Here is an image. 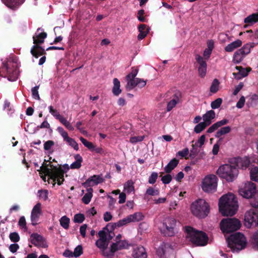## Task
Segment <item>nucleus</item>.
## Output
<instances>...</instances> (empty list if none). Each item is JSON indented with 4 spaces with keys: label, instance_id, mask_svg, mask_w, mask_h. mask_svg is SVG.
<instances>
[{
    "label": "nucleus",
    "instance_id": "c03bdc74",
    "mask_svg": "<svg viewBox=\"0 0 258 258\" xmlns=\"http://www.w3.org/2000/svg\"><path fill=\"white\" fill-rule=\"evenodd\" d=\"M118 224V222L116 223H109L105 227L104 229H106L108 233H111L114 231L116 227H120Z\"/></svg>",
    "mask_w": 258,
    "mask_h": 258
},
{
    "label": "nucleus",
    "instance_id": "c85d7f7f",
    "mask_svg": "<svg viewBox=\"0 0 258 258\" xmlns=\"http://www.w3.org/2000/svg\"><path fill=\"white\" fill-rule=\"evenodd\" d=\"M87 192L85 194L82 199V202L85 204H88L92 198L93 196V188L90 187L87 189Z\"/></svg>",
    "mask_w": 258,
    "mask_h": 258
},
{
    "label": "nucleus",
    "instance_id": "6ab92c4d",
    "mask_svg": "<svg viewBox=\"0 0 258 258\" xmlns=\"http://www.w3.org/2000/svg\"><path fill=\"white\" fill-rule=\"evenodd\" d=\"M30 52L36 58L46 54L45 49L42 46L40 45L35 44L32 47Z\"/></svg>",
    "mask_w": 258,
    "mask_h": 258
},
{
    "label": "nucleus",
    "instance_id": "6e6552de",
    "mask_svg": "<svg viewBox=\"0 0 258 258\" xmlns=\"http://www.w3.org/2000/svg\"><path fill=\"white\" fill-rule=\"evenodd\" d=\"M217 177L214 174L206 176L203 180L202 189L206 192H214L217 189Z\"/></svg>",
    "mask_w": 258,
    "mask_h": 258
},
{
    "label": "nucleus",
    "instance_id": "cd10ccee",
    "mask_svg": "<svg viewBox=\"0 0 258 258\" xmlns=\"http://www.w3.org/2000/svg\"><path fill=\"white\" fill-rule=\"evenodd\" d=\"M74 158L76 161L71 164L70 168L71 169H79L81 166V163L83 162V158L80 154H76L75 155Z\"/></svg>",
    "mask_w": 258,
    "mask_h": 258
},
{
    "label": "nucleus",
    "instance_id": "58836bf2",
    "mask_svg": "<svg viewBox=\"0 0 258 258\" xmlns=\"http://www.w3.org/2000/svg\"><path fill=\"white\" fill-rule=\"evenodd\" d=\"M70 221V219L66 216H62L59 220L61 226L65 229H68L69 228Z\"/></svg>",
    "mask_w": 258,
    "mask_h": 258
},
{
    "label": "nucleus",
    "instance_id": "3c124183",
    "mask_svg": "<svg viewBox=\"0 0 258 258\" xmlns=\"http://www.w3.org/2000/svg\"><path fill=\"white\" fill-rule=\"evenodd\" d=\"M39 88V86H36L35 87L32 88V95L34 99L36 100H39L40 99L39 93H38V89Z\"/></svg>",
    "mask_w": 258,
    "mask_h": 258
},
{
    "label": "nucleus",
    "instance_id": "7ed1b4c3",
    "mask_svg": "<svg viewBox=\"0 0 258 258\" xmlns=\"http://www.w3.org/2000/svg\"><path fill=\"white\" fill-rule=\"evenodd\" d=\"M185 232L186 233V237L189 238L194 244L205 246L207 244L209 238L206 233L196 231L190 226H185Z\"/></svg>",
    "mask_w": 258,
    "mask_h": 258
},
{
    "label": "nucleus",
    "instance_id": "0e129e2a",
    "mask_svg": "<svg viewBox=\"0 0 258 258\" xmlns=\"http://www.w3.org/2000/svg\"><path fill=\"white\" fill-rule=\"evenodd\" d=\"M144 139V136H134L130 138V141L133 144H136L138 142H141Z\"/></svg>",
    "mask_w": 258,
    "mask_h": 258
},
{
    "label": "nucleus",
    "instance_id": "ddd939ff",
    "mask_svg": "<svg viewBox=\"0 0 258 258\" xmlns=\"http://www.w3.org/2000/svg\"><path fill=\"white\" fill-rule=\"evenodd\" d=\"M41 214V204L40 203H37L32 209L31 214V220L33 225L37 224L40 215Z\"/></svg>",
    "mask_w": 258,
    "mask_h": 258
},
{
    "label": "nucleus",
    "instance_id": "a878e982",
    "mask_svg": "<svg viewBox=\"0 0 258 258\" xmlns=\"http://www.w3.org/2000/svg\"><path fill=\"white\" fill-rule=\"evenodd\" d=\"M126 243L124 241H119L113 243L110 246V252L114 253L115 251L125 248Z\"/></svg>",
    "mask_w": 258,
    "mask_h": 258
},
{
    "label": "nucleus",
    "instance_id": "13d9d810",
    "mask_svg": "<svg viewBox=\"0 0 258 258\" xmlns=\"http://www.w3.org/2000/svg\"><path fill=\"white\" fill-rule=\"evenodd\" d=\"M70 146L73 148L75 150L78 151L79 150V146L77 143L72 138H70L66 141Z\"/></svg>",
    "mask_w": 258,
    "mask_h": 258
},
{
    "label": "nucleus",
    "instance_id": "4d7b16f0",
    "mask_svg": "<svg viewBox=\"0 0 258 258\" xmlns=\"http://www.w3.org/2000/svg\"><path fill=\"white\" fill-rule=\"evenodd\" d=\"M85 220V216L82 214H77L74 216V221L76 223H81Z\"/></svg>",
    "mask_w": 258,
    "mask_h": 258
},
{
    "label": "nucleus",
    "instance_id": "37998d69",
    "mask_svg": "<svg viewBox=\"0 0 258 258\" xmlns=\"http://www.w3.org/2000/svg\"><path fill=\"white\" fill-rule=\"evenodd\" d=\"M124 189L127 193H130L134 190V182L132 180H128L124 185Z\"/></svg>",
    "mask_w": 258,
    "mask_h": 258
},
{
    "label": "nucleus",
    "instance_id": "bf43d9fd",
    "mask_svg": "<svg viewBox=\"0 0 258 258\" xmlns=\"http://www.w3.org/2000/svg\"><path fill=\"white\" fill-rule=\"evenodd\" d=\"M192 149L190 150V153L189 155V157L190 159H194L198 154L199 151H198L197 147L192 145Z\"/></svg>",
    "mask_w": 258,
    "mask_h": 258
},
{
    "label": "nucleus",
    "instance_id": "774afa93",
    "mask_svg": "<svg viewBox=\"0 0 258 258\" xmlns=\"http://www.w3.org/2000/svg\"><path fill=\"white\" fill-rule=\"evenodd\" d=\"M188 149L187 148H185L183 149L182 150L178 151L176 154V156H179L182 158L185 157V159H187V158H186L185 157L188 154Z\"/></svg>",
    "mask_w": 258,
    "mask_h": 258
},
{
    "label": "nucleus",
    "instance_id": "72a5a7b5",
    "mask_svg": "<svg viewBox=\"0 0 258 258\" xmlns=\"http://www.w3.org/2000/svg\"><path fill=\"white\" fill-rule=\"evenodd\" d=\"M125 80L127 82L126 85V89L127 90H132L134 88L137 86V78H127L125 77Z\"/></svg>",
    "mask_w": 258,
    "mask_h": 258
},
{
    "label": "nucleus",
    "instance_id": "de8ad7c7",
    "mask_svg": "<svg viewBox=\"0 0 258 258\" xmlns=\"http://www.w3.org/2000/svg\"><path fill=\"white\" fill-rule=\"evenodd\" d=\"M9 63L4 62L3 66L0 68V76L3 77H7Z\"/></svg>",
    "mask_w": 258,
    "mask_h": 258
},
{
    "label": "nucleus",
    "instance_id": "4468645a",
    "mask_svg": "<svg viewBox=\"0 0 258 258\" xmlns=\"http://www.w3.org/2000/svg\"><path fill=\"white\" fill-rule=\"evenodd\" d=\"M250 164V161L247 157H237L234 159L233 166H235L237 169H246Z\"/></svg>",
    "mask_w": 258,
    "mask_h": 258
},
{
    "label": "nucleus",
    "instance_id": "052dcab7",
    "mask_svg": "<svg viewBox=\"0 0 258 258\" xmlns=\"http://www.w3.org/2000/svg\"><path fill=\"white\" fill-rule=\"evenodd\" d=\"M172 176L169 173H167L165 175L162 177L161 181L165 184H169L172 180Z\"/></svg>",
    "mask_w": 258,
    "mask_h": 258
},
{
    "label": "nucleus",
    "instance_id": "c9c22d12",
    "mask_svg": "<svg viewBox=\"0 0 258 258\" xmlns=\"http://www.w3.org/2000/svg\"><path fill=\"white\" fill-rule=\"evenodd\" d=\"M250 205L255 208H258V190L255 194L248 199Z\"/></svg>",
    "mask_w": 258,
    "mask_h": 258
},
{
    "label": "nucleus",
    "instance_id": "f3484780",
    "mask_svg": "<svg viewBox=\"0 0 258 258\" xmlns=\"http://www.w3.org/2000/svg\"><path fill=\"white\" fill-rule=\"evenodd\" d=\"M7 77L8 80L11 81H15L18 78L17 69L16 66H14L13 63H9Z\"/></svg>",
    "mask_w": 258,
    "mask_h": 258
},
{
    "label": "nucleus",
    "instance_id": "338daca9",
    "mask_svg": "<svg viewBox=\"0 0 258 258\" xmlns=\"http://www.w3.org/2000/svg\"><path fill=\"white\" fill-rule=\"evenodd\" d=\"M49 112L54 116L56 119H58V118L61 116L59 113L57 111V110L54 109L52 106H49Z\"/></svg>",
    "mask_w": 258,
    "mask_h": 258
},
{
    "label": "nucleus",
    "instance_id": "1a4fd4ad",
    "mask_svg": "<svg viewBox=\"0 0 258 258\" xmlns=\"http://www.w3.org/2000/svg\"><path fill=\"white\" fill-rule=\"evenodd\" d=\"M163 228L161 232L167 236H173L175 234V228L176 225V219L172 217H167L163 220Z\"/></svg>",
    "mask_w": 258,
    "mask_h": 258
},
{
    "label": "nucleus",
    "instance_id": "423d86ee",
    "mask_svg": "<svg viewBox=\"0 0 258 258\" xmlns=\"http://www.w3.org/2000/svg\"><path fill=\"white\" fill-rule=\"evenodd\" d=\"M191 211L192 214L196 217L204 218L209 214L210 207L205 200L199 199L192 203Z\"/></svg>",
    "mask_w": 258,
    "mask_h": 258
},
{
    "label": "nucleus",
    "instance_id": "0eeeda50",
    "mask_svg": "<svg viewBox=\"0 0 258 258\" xmlns=\"http://www.w3.org/2000/svg\"><path fill=\"white\" fill-rule=\"evenodd\" d=\"M220 228L224 233H229L238 230L240 226V221L235 218L224 219L220 222Z\"/></svg>",
    "mask_w": 258,
    "mask_h": 258
},
{
    "label": "nucleus",
    "instance_id": "9d476101",
    "mask_svg": "<svg viewBox=\"0 0 258 258\" xmlns=\"http://www.w3.org/2000/svg\"><path fill=\"white\" fill-rule=\"evenodd\" d=\"M257 191L255 184L251 181L244 183L238 190L239 195L247 199L251 198Z\"/></svg>",
    "mask_w": 258,
    "mask_h": 258
},
{
    "label": "nucleus",
    "instance_id": "f03ea898",
    "mask_svg": "<svg viewBox=\"0 0 258 258\" xmlns=\"http://www.w3.org/2000/svg\"><path fill=\"white\" fill-rule=\"evenodd\" d=\"M238 208V202L232 194L223 196L219 199V211L224 216H233L237 211Z\"/></svg>",
    "mask_w": 258,
    "mask_h": 258
},
{
    "label": "nucleus",
    "instance_id": "dca6fc26",
    "mask_svg": "<svg viewBox=\"0 0 258 258\" xmlns=\"http://www.w3.org/2000/svg\"><path fill=\"white\" fill-rule=\"evenodd\" d=\"M41 30V28H38L35 35L33 36V43L35 45H40L43 43L44 39L47 37V34L45 32L38 33Z\"/></svg>",
    "mask_w": 258,
    "mask_h": 258
},
{
    "label": "nucleus",
    "instance_id": "473e14b6",
    "mask_svg": "<svg viewBox=\"0 0 258 258\" xmlns=\"http://www.w3.org/2000/svg\"><path fill=\"white\" fill-rule=\"evenodd\" d=\"M168 248V246L164 243L160 245L157 250V254L160 258H165V254L166 249Z\"/></svg>",
    "mask_w": 258,
    "mask_h": 258
},
{
    "label": "nucleus",
    "instance_id": "79ce46f5",
    "mask_svg": "<svg viewBox=\"0 0 258 258\" xmlns=\"http://www.w3.org/2000/svg\"><path fill=\"white\" fill-rule=\"evenodd\" d=\"M219 84L218 80L215 79L210 87V91L213 93H217L219 90Z\"/></svg>",
    "mask_w": 258,
    "mask_h": 258
},
{
    "label": "nucleus",
    "instance_id": "bb28decb",
    "mask_svg": "<svg viewBox=\"0 0 258 258\" xmlns=\"http://www.w3.org/2000/svg\"><path fill=\"white\" fill-rule=\"evenodd\" d=\"M113 86L112 89V92L114 96H118L122 92L120 88V83L119 80L117 78L113 79Z\"/></svg>",
    "mask_w": 258,
    "mask_h": 258
},
{
    "label": "nucleus",
    "instance_id": "6e6d98bb",
    "mask_svg": "<svg viewBox=\"0 0 258 258\" xmlns=\"http://www.w3.org/2000/svg\"><path fill=\"white\" fill-rule=\"evenodd\" d=\"M9 238L14 242H17L20 240V236L17 232H14L10 234Z\"/></svg>",
    "mask_w": 258,
    "mask_h": 258
},
{
    "label": "nucleus",
    "instance_id": "a19ab883",
    "mask_svg": "<svg viewBox=\"0 0 258 258\" xmlns=\"http://www.w3.org/2000/svg\"><path fill=\"white\" fill-rule=\"evenodd\" d=\"M209 125L204 121L200 122L195 126L194 128V132L197 134H199L204 130Z\"/></svg>",
    "mask_w": 258,
    "mask_h": 258
},
{
    "label": "nucleus",
    "instance_id": "9b49d317",
    "mask_svg": "<svg viewBox=\"0 0 258 258\" xmlns=\"http://www.w3.org/2000/svg\"><path fill=\"white\" fill-rule=\"evenodd\" d=\"M244 224L247 228L258 226V210L250 209L245 213Z\"/></svg>",
    "mask_w": 258,
    "mask_h": 258
},
{
    "label": "nucleus",
    "instance_id": "f257e3e1",
    "mask_svg": "<svg viewBox=\"0 0 258 258\" xmlns=\"http://www.w3.org/2000/svg\"><path fill=\"white\" fill-rule=\"evenodd\" d=\"M53 162H56V161L55 159L51 160V157L49 158L48 161H46L45 159L44 162L37 171L39 172V174L44 173L49 176V178L48 180V183H49V180L51 179L53 180V185L56 183V180H57V184L60 185L64 180V171L61 167H58L56 165L51 164V163Z\"/></svg>",
    "mask_w": 258,
    "mask_h": 258
},
{
    "label": "nucleus",
    "instance_id": "39448f33",
    "mask_svg": "<svg viewBox=\"0 0 258 258\" xmlns=\"http://www.w3.org/2000/svg\"><path fill=\"white\" fill-rule=\"evenodd\" d=\"M216 173L220 178L225 179L228 182H232L237 176L238 170L235 166L226 164L220 166Z\"/></svg>",
    "mask_w": 258,
    "mask_h": 258
},
{
    "label": "nucleus",
    "instance_id": "2f4dec72",
    "mask_svg": "<svg viewBox=\"0 0 258 258\" xmlns=\"http://www.w3.org/2000/svg\"><path fill=\"white\" fill-rule=\"evenodd\" d=\"M240 51L239 49L237 50L233 55V62L234 63H239L245 57V55Z\"/></svg>",
    "mask_w": 258,
    "mask_h": 258
},
{
    "label": "nucleus",
    "instance_id": "a18cd8bd",
    "mask_svg": "<svg viewBox=\"0 0 258 258\" xmlns=\"http://www.w3.org/2000/svg\"><path fill=\"white\" fill-rule=\"evenodd\" d=\"M96 246L100 249H105L108 245L107 240L98 239L96 241Z\"/></svg>",
    "mask_w": 258,
    "mask_h": 258
},
{
    "label": "nucleus",
    "instance_id": "49530a36",
    "mask_svg": "<svg viewBox=\"0 0 258 258\" xmlns=\"http://www.w3.org/2000/svg\"><path fill=\"white\" fill-rule=\"evenodd\" d=\"M80 140L83 143V144L88 148L91 151H93L94 149V145L91 142L88 141L86 139L84 138L83 137L80 138Z\"/></svg>",
    "mask_w": 258,
    "mask_h": 258
},
{
    "label": "nucleus",
    "instance_id": "f704fd0d",
    "mask_svg": "<svg viewBox=\"0 0 258 258\" xmlns=\"http://www.w3.org/2000/svg\"><path fill=\"white\" fill-rule=\"evenodd\" d=\"M254 47V43H247L243 46V47L239 49V50H241V53H242L245 56L250 52V49L251 48Z\"/></svg>",
    "mask_w": 258,
    "mask_h": 258
},
{
    "label": "nucleus",
    "instance_id": "4be33fe9",
    "mask_svg": "<svg viewBox=\"0 0 258 258\" xmlns=\"http://www.w3.org/2000/svg\"><path fill=\"white\" fill-rule=\"evenodd\" d=\"M215 117V112L213 110H210L206 112L203 116L204 122L207 124L210 125L212 123V120Z\"/></svg>",
    "mask_w": 258,
    "mask_h": 258
},
{
    "label": "nucleus",
    "instance_id": "603ef678",
    "mask_svg": "<svg viewBox=\"0 0 258 258\" xmlns=\"http://www.w3.org/2000/svg\"><path fill=\"white\" fill-rule=\"evenodd\" d=\"M57 130L63 138V140L65 141L66 142L70 138L68 136L67 132H66L62 127L58 126L57 128Z\"/></svg>",
    "mask_w": 258,
    "mask_h": 258
},
{
    "label": "nucleus",
    "instance_id": "412c9836",
    "mask_svg": "<svg viewBox=\"0 0 258 258\" xmlns=\"http://www.w3.org/2000/svg\"><path fill=\"white\" fill-rule=\"evenodd\" d=\"M179 96L180 94L178 92L173 93L172 95L173 98L167 104V111H171L176 106L177 103L178 102Z\"/></svg>",
    "mask_w": 258,
    "mask_h": 258
},
{
    "label": "nucleus",
    "instance_id": "e2e57ef3",
    "mask_svg": "<svg viewBox=\"0 0 258 258\" xmlns=\"http://www.w3.org/2000/svg\"><path fill=\"white\" fill-rule=\"evenodd\" d=\"M157 178L158 173L157 172H153L149 177L148 182L150 184H153L156 182Z\"/></svg>",
    "mask_w": 258,
    "mask_h": 258
},
{
    "label": "nucleus",
    "instance_id": "09e8293b",
    "mask_svg": "<svg viewBox=\"0 0 258 258\" xmlns=\"http://www.w3.org/2000/svg\"><path fill=\"white\" fill-rule=\"evenodd\" d=\"M196 59L197 62L199 63V67H207V63L204 59L203 57L199 54L196 55Z\"/></svg>",
    "mask_w": 258,
    "mask_h": 258
},
{
    "label": "nucleus",
    "instance_id": "69168bd1",
    "mask_svg": "<svg viewBox=\"0 0 258 258\" xmlns=\"http://www.w3.org/2000/svg\"><path fill=\"white\" fill-rule=\"evenodd\" d=\"M139 72V69L137 68L133 67L132 68V72L126 76L125 77L128 78H136V76H137L138 73Z\"/></svg>",
    "mask_w": 258,
    "mask_h": 258
},
{
    "label": "nucleus",
    "instance_id": "aec40b11",
    "mask_svg": "<svg viewBox=\"0 0 258 258\" xmlns=\"http://www.w3.org/2000/svg\"><path fill=\"white\" fill-rule=\"evenodd\" d=\"M138 29L140 33L138 35V40H142L147 36L149 32L150 29L145 24H142L138 26Z\"/></svg>",
    "mask_w": 258,
    "mask_h": 258
},
{
    "label": "nucleus",
    "instance_id": "7c9ffc66",
    "mask_svg": "<svg viewBox=\"0 0 258 258\" xmlns=\"http://www.w3.org/2000/svg\"><path fill=\"white\" fill-rule=\"evenodd\" d=\"M128 217L131 222H135L142 220L144 218V216L140 212H136L133 214L130 215L128 216Z\"/></svg>",
    "mask_w": 258,
    "mask_h": 258
},
{
    "label": "nucleus",
    "instance_id": "5701e85b",
    "mask_svg": "<svg viewBox=\"0 0 258 258\" xmlns=\"http://www.w3.org/2000/svg\"><path fill=\"white\" fill-rule=\"evenodd\" d=\"M235 69L239 71V72L238 73H233V74L237 79H240L241 78L247 76L248 72L251 70V69L249 68L248 70L247 71L241 66H236Z\"/></svg>",
    "mask_w": 258,
    "mask_h": 258
},
{
    "label": "nucleus",
    "instance_id": "ea45409f",
    "mask_svg": "<svg viewBox=\"0 0 258 258\" xmlns=\"http://www.w3.org/2000/svg\"><path fill=\"white\" fill-rule=\"evenodd\" d=\"M250 176L252 180L258 182V166L254 167L251 169Z\"/></svg>",
    "mask_w": 258,
    "mask_h": 258
},
{
    "label": "nucleus",
    "instance_id": "20e7f679",
    "mask_svg": "<svg viewBox=\"0 0 258 258\" xmlns=\"http://www.w3.org/2000/svg\"><path fill=\"white\" fill-rule=\"evenodd\" d=\"M227 242L228 247L233 252H238L244 249L247 244L244 235L239 232L230 235L227 238Z\"/></svg>",
    "mask_w": 258,
    "mask_h": 258
},
{
    "label": "nucleus",
    "instance_id": "a211bd4d",
    "mask_svg": "<svg viewBox=\"0 0 258 258\" xmlns=\"http://www.w3.org/2000/svg\"><path fill=\"white\" fill-rule=\"evenodd\" d=\"M2 1L9 8L16 10L24 3L25 0H2Z\"/></svg>",
    "mask_w": 258,
    "mask_h": 258
},
{
    "label": "nucleus",
    "instance_id": "4c0bfd02",
    "mask_svg": "<svg viewBox=\"0 0 258 258\" xmlns=\"http://www.w3.org/2000/svg\"><path fill=\"white\" fill-rule=\"evenodd\" d=\"M159 195V190L158 189H155L152 187H149L146 190L145 194V199H147V196H158Z\"/></svg>",
    "mask_w": 258,
    "mask_h": 258
},
{
    "label": "nucleus",
    "instance_id": "864d4df0",
    "mask_svg": "<svg viewBox=\"0 0 258 258\" xmlns=\"http://www.w3.org/2000/svg\"><path fill=\"white\" fill-rule=\"evenodd\" d=\"M222 103V99L220 98H218L215 100L214 101L212 102L211 106L212 109H217L220 107Z\"/></svg>",
    "mask_w": 258,
    "mask_h": 258
},
{
    "label": "nucleus",
    "instance_id": "f8f14e48",
    "mask_svg": "<svg viewBox=\"0 0 258 258\" xmlns=\"http://www.w3.org/2000/svg\"><path fill=\"white\" fill-rule=\"evenodd\" d=\"M30 241L31 243L36 246L43 248L47 247L46 243L44 238L37 233H32L30 235Z\"/></svg>",
    "mask_w": 258,
    "mask_h": 258
},
{
    "label": "nucleus",
    "instance_id": "b1692460",
    "mask_svg": "<svg viewBox=\"0 0 258 258\" xmlns=\"http://www.w3.org/2000/svg\"><path fill=\"white\" fill-rule=\"evenodd\" d=\"M179 160L173 158L170 161L168 164L164 167V171L166 173H170L177 166Z\"/></svg>",
    "mask_w": 258,
    "mask_h": 258
},
{
    "label": "nucleus",
    "instance_id": "2eb2a0df",
    "mask_svg": "<svg viewBox=\"0 0 258 258\" xmlns=\"http://www.w3.org/2000/svg\"><path fill=\"white\" fill-rule=\"evenodd\" d=\"M132 256L134 258H147V253L144 247L141 245L133 247Z\"/></svg>",
    "mask_w": 258,
    "mask_h": 258
},
{
    "label": "nucleus",
    "instance_id": "8fccbe9b",
    "mask_svg": "<svg viewBox=\"0 0 258 258\" xmlns=\"http://www.w3.org/2000/svg\"><path fill=\"white\" fill-rule=\"evenodd\" d=\"M90 178L91 179L92 181L94 183L95 185L102 183L104 181V179L99 175H94L90 177Z\"/></svg>",
    "mask_w": 258,
    "mask_h": 258
},
{
    "label": "nucleus",
    "instance_id": "e433bc0d",
    "mask_svg": "<svg viewBox=\"0 0 258 258\" xmlns=\"http://www.w3.org/2000/svg\"><path fill=\"white\" fill-rule=\"evenodd\" d=\"M231 131V127L229 126H224L220 128L215 135V137L219 138L221 136L229 133Z\"/></svg>",
    "mask_w": 258,
    "mask_h": 258
},
{
    "label": "nucleus",
    "instance_id": "5fc2aeb1",
    "mask_svg": "<svg viewBox=\"0 0 258 258\" xmlns=\"http://www.w3.org/2000/svg\"><path fill=\"white\" fill-rule=\"evenodd\" d=\"M205 140H206V136L205 135H203L198 139L197 142L195 144H192V145L197 147H199L201 148L204 144V143L205 142Z\"/></svg>",
    "mask_w": 258,
    "mask_h": 258
},
{
    "label": "nucleus",
    "instance_id": "680f3d73",
    "mask_svg": "<svg viewBox=\"0 0 258 258\" xmlns=\"http://www.w3.org/2000/svg\"><path fill=\"white\" fill-rule=\"evenodd\" d=\"M83 253V247L82 245L77 246L74 249L73 255L77 257L80 256Z\"/></svg>",
    "mask_w": 258,
    "mask_h": 258
},
{
    "label": "nucleus",
    "instance_id": "c756f323",
    "mask_svg": "<svg viewBox=\"0 0 258 258\" xmlns=\"http://www.w3.org/2000/svg\"><path fill=\"white\" fill-rule=\"evenodd\" d=\"M244 22L246 24H253L258 22V12L253 13L244 19Z\"/></svg>",
    "mask_w": 258,
    "mask_h": 258
},
{
    "label": "nucleus",
    "instance_id": "393cba45",
    "mask_svg": "<svg viewBox=\"0 0 258 258\" xmlns=\"http://www.w3.org/2000/svg\"><path fill=\"white\" fill-rule=\"evenodd\" d=\"M242 41L240 39H237L236 41L228 44L225 47V50L226 52H230L233 51L235 49L239 47L242 45Z\"/></svg>",
    "mask_w": 258,
    "mask_h": 258
}]
</instances>
